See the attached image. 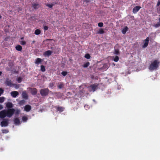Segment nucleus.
<instances>
[{"instance_id": "nucleus-36", "label": "nucleus", "mask_w": 160, "mask_h": 160, "mask_svg": "<svg viewBox=\"0 0 160 160\" xmlns=\"http://www.w3.org/2000/svg\"><path fill=\"white\" fill-rule=\"evenodd\" d=\"M2 131L3 133H7L8 132V130L6 129L2 130Z\"/></svg>"}, {"instance_id": "nucleus-25", "label": "nucleus", "mask_w": 160, "mask_h": 160, "mask_svg": "<svg viewBox=\"0 0 160 160\" xmlns=\"http://www.w3.org/2000/svg\"><path fill=\"white\" fill-rule=\"evenodd\" d=\"M89 62H88L83 65V67L85 68H87L89 66Z\"/></svg>"}, {"instance_id": "nucleus-34", "label": "nucleus", "mask_w": 160, "mask_h": 160, "mask_svg": "<svg viewBox=\"0 0 160 160\" xmlns=\"http://www.w3.org/2000/svg\"><path fill=\"white\" fill-rule=\"evenodd\" d=\"M61 74L63 76H65L67 74V72L63 71L62 72Z\"/></svg>"}, {"instance_id": "nucleus-22", "label": "nucleus", "mask_w": 160, "mask_h": 160, "mask_svg": "<svg viewBox=\"0 0 160 160\" xmlns=\"http://www.w3.org/2000/svg\"><path fill=\"white\" fill-rule=\"evenodd\" d=\"M104 33V31L102 28H100L97 32L98 33L100 34H102Z\"/></svg>"}, {"instance_id": "nucleus-40", "label": "nucleus", "mask_w": 160, "mask_h": 160, "mask_svg": "<svg viewBox=\"0 0 160 160\" xmlns=\"http://www.w3.org/2000/svg\"><path fill=\"white\" fill-rule=\"evenodd\" d=\"M119 50H118L115 49V54H118L119 53Z\"/></svg>"}, {"instance_id": "nucleus-37", "label": "nucleus", "mask_w": 160, "mask_h": 160, "mask_svg": "<svg viewBox=\"0 0 160 160\" xmlns=\"http://www.w3.org/2000/svg\"><path fill=\"white\" fill-rule=\"evenodd\" d=\"M17 81L18 83H20L21 82L22 79L20 78H18L17 79Z\"/></svg>"}, {"instance_id": "nucleus-30", "label": "nucleus", "mask_w": 160, "mask_h": 160, "mask_svg": "<svg viewBox=\"0 0 160 160\" xmlns=\"http://www.w3.org/2000/svg\"><path fill=\"white\" fill-rule=\"evenodd\" d=\"M64 86V85L62 83H60V84H59L58 86V88H60V89H61L62 88H63Z\"/></svg>"}, {"instance_id": "nucleus-41", "label": "nucleus", "mask_w": 160, "mask_h": 160, "mask_svg": "<svg viewBox=\"0 0 160 160\" xmlns=\"http://www.w3.org/2000/svg\"><path fill=\"white\" fill-rule=\"evenodd\" d=\"M12 86H14V87L16 88H19V86L18 85L13 84Z\"/></svg>"}, {"instance_id": "nucleus-47", "label": "nucleus", "mask_w": 160, "mask_h": 160, "mask_svg": "<svg viewBox=\"0 0 160 160\" xmlns=\"http://www.w3.org/2000/svg\"><path fill=\"white\" fill-rule=\"evenodd\" d=\"M2 74V72L0 71V76H1V75Z\"/></svg>"}, {"instance_id": "nucleus-17", "label": "nucleus", "mask_w": 160, "mask_h": 160, "mask_svg": "<svg viewBox=\"0 0 160 160\" xmlns=\"http://www.w3.org/2000/svg\"><path fill=\"white\" fill-rule=\"evenodd\" d=\"M14 122L16 125H19L20 124V120L18 118H16L14 119Z\"/></svg>"}, {"instance_id": "nucleus-3", "label": "nucleus", "mask_w": 160, "mask_h": 160, "mask_svg": "<svg viewBox=\"0 0 160 160\" xmlns=\"http://www.w3.org/2000/svg\"><path fill=\"white\" fill-rule=\"evenodd\" d=\"M49 91V89L46 88L41 89L40 91V92L41 95L42 96L45 97L47 96L48 94Z\"/></svg>"}, {"instance_id": "nucleus-26", "label": "nucleus", "mask_w": 160, "mask_h": 160, "mask_svg": "<svg viewBox=\"0 0 160 160\" xmlns=\"http://www.w3.org/2000/svg\"><path fill=\"white\" fill-rule=\"evenodd\" d=\"M20 112V110L19 109L15 110V112L14 113L16 115H18Z\"/></svg>"}, {"instance_id": "nucleus-33", "label": "nucleus", "mask_w": 160, "mask_h": 160, "mask_svg": "<svg viewBox=\"0 0 160 160\" xmlns=\"http://www.w3.org/2000/svg\"><path fill=\"white\" fill-rule=\"evenodd\" d=\"M113 60L115 62H118L119 60V58L118 56H116L113 59Z\"/></svg>"}, {"instance_id": "nucleus-7", "label": "nucleus", "mask_w": 160, "mask_h": 160, "mask_svg": "<svg viewBox=\"0 0 160 160\" xmlns=\"http://www.w3.org/2000/svg\"><path fill=\"white\" fill-rule=\"evenodd\" d=\"M149 38L148 37H147L144 40V44L142 46L143 48H146L148 45L149 43Z\"/></svg>"}, {"instance_id": "nucleus-5", "label": "nucleus", "mask_w": 160, "mask_h": 160, "mask_svg": "<svg viewBox=\"0 0 160 160\" xmlns=\"http://www.w3.org/2000/svg\"><path fill=\"white\" fill-rule=\"evenodd\" d=\"M7 116V110H4L0 112V118H3Z\"/></svg>"}, {"instance_id": "nucleus-9", "label": "nucleus", "mask_w": 160, "mask_h": 160, "mask_svg": "<svg viewBox=\"0 0 160 160\" xmlns=\"http://www.w3.org/2000/svg\"><path fill=\"white\" fill-rule=\"evenodd\" d=\"M5 84L8 86L12 87V86L13 84L12 83L11 80L9 79H7L5 82Z\"/></svg>"}, {"instance_id": "nucleus-44", "label": "nucleus", "mask_w": 160, "mask_h": 160, "mask_svg": "<svg viewBox=\"0 0 160 160\" xmlns=\"http://www.w3.org/2000/svg\"><path fill=\"white\" fill-rule=\"evenodd\" d=\"M48 27L47 26H44V30L45 31H46L48 29Z\"/></svg>"}, {"instance_id": "nucleus-8", "label": "nucleus", "mask_w": 160, "mask_h": 160, "mask_svg": "<svg viewBox=\"0 0 160 160\" xmlns=\"http://www.w3.org/2000/svg\"><path fill=\"white\" fill-rule=\"evenodd\" d=\"M141 8V7L139 6H136L133 9L132 12L134 13H136Z\"/></svg>"}, {"instance_id": "nucleus-48", "label": "nucleus", "mask_w": 160, "mask_h": 160, "mask_svg": "<svg viewBox=\"0 0 160 160\" xmlns=\"http://www.w3.org/2000/svg\"><path fill=\"white\" fill-rule=\"evenodd\" d=\"M2 18L1 16L0 15V19L1 18Z\"/></svg>"}, {"instance_id": "nucleus-42", "label": "nucleus", "mask_w": 160, "mask_h": 160, "mask_svg": "<svg viewBox=\"0 0 160 160\" xmlns=\"http://www.w3.org/2000/svg\"><path fill=\"white\" fill-rule=\"evenodd\" d=\"M84 108L86 109L87 110L89 108V107L88 105H85L84 106Z\"/></svg>"}, {"instance_id": "nucleus-11", "label": "nucleus", "mask_w": 160, "mask_h": 160, "mask_svg": "<svg viewBox=\"0 0 160 160\" xmlns=\"http://www.w3.org/2000/svg\"><path fill=\"white\" fill-rule=\"evenodd\" d=\"M6 107L8 108L11 109L13 107V105L12 102H8L6 103Z\"/></svg>"}, {"instance_id": "nucleus-49", "label": "nucleus", "mask_w": 160, "mask_h": 160, "mask_svg": "<svg viewBox=\"0 0 160 160\" xmlns=\"http://www.w3.org/2000/svg\"><path fill=\"white\" fill-rule=\"evenodd\" d=\"M23 38H21V39H23Z\"/></svg>"}, {"instance_id": "nucleus-13", "label": "nucleus", "mask_w": 160, "mask_h": 160, "mask_svg": "<svg viewBox=\"0 0 160 160\" xmlns=\"http://www.w3.org/2000/svg\"><path fill=\"white\" fill-rule=\"evenodd\" d=\"M31 109V107L28 105H26L24 107V110L27 112L29 111Z\"/></svg>"}, {"instance_id": "nucleus-32", "label": "nucleus", "mask_w": 160, "mask_h": 160, "mask_svg": "<svg viewBox=\"0 0 160 160\" xmlns=\"http://www.w3.org/2000/svg\"><path fill=\"white\" fill-rule=\"evenodd\" d=\"M41 70L42 72H44L45 71V68L44 66L42 65L41 66Z\"/></svg>"}, {"instance_id": "nucleus-21", "label": "nucleus", "mask_w": 160, "mask_h": 160, "mask_svg": "<svg viewBox=\"0 0 160 160\" xmlns=\"http://www.w3.org/2000/svg\"><path fill=\"white\" fill-rule=\"evenodd\" d=\"M16 48L17 50L19 51H21L22 50V47L20 45H17L16 47Z\"/></svg>"}, {"instance_id": "nucleus-46", "label": "nucleus", "mask_w": 160, "mask_h": 160, "mask_svg": "<svg viewBox=\"0 0 160 160\" xmlns=\"http://www.w3.org/2000/svg\"><path fill=\"white\" fill-rule=\"evenodd\" d=\"M160 5V1L158 2L157 4V6H158Z\"/></svg>"}, {"instance_id": "nucleus-38", "label": "nucleus", "mask_w": 160, "mask_h": 160, "mask_svg": "<svg viewBox=\"0 0 160 160\" xmlns=\"http://www.w3.org/2000/svg\"><path fill=\"white\" fill-rule=\"evenodd\" d=\"M46 6L49 7V8H51L53 6V4H48L46 5Z\"/></svg>"}, {"instance_id": "nucleus-15", "label": "nucleus", "mask_w": 160, "mask_h": 160, "mask_svg": "<svg viewBox=\"0 0 160 160\" xmlns=\"http://www.w3.org/2000/svg\"><path fill=\"white\" fill-rule=\"evenodd\" d=\"M52 51L50 50H48L44 52V55L45 56H49L52 54Z\"/></svg>"}, {"instance_id": "nucleus-24", "label": "nucleus", "mask_w": 160, "mask_h": 160, "mask_svg": "<svg viewBox=\"0 0 160 160\" xmlns=\"http://www.w3.org/2000/svg\"><path fill=\"white\" fill-rule=\"evenodd\" d=\"M22 119L23 122H26L28 120V118L27 117L24 116L22 117Z\"/></svg>"}, {"instance_id": "nucleus-29", "label": "nucleus", "mask_w": 160, "mask_h": 160, "mask_svg": "<svg viewBox=\"0 0 160 160\" xmlns=\"http://www.w3.org/2000/svg\"><path fill=\"white\" fill-rule=\"evenodd\" d=\"M85 58L87 59H89L90 58L91 56L89 54H87L85 55Z\"/></svg>"}, {"instance_id": "nucleus-20", "label": "nucleus", "mask_w": 160, "mask_h": 160, "mask_svg": "<svg viewBox=\"0 0 160 160\" xmlns=\"http://www.w3.org/2000/svg\"><path fill=\"white\" fill-rule=\"evenodd\" d=\"M128 27L127 26H126L125 27V28L122 30V33L123 34H125L126 32L128 31Z\"/></svg>"}, {"instance_id": "nucleus-28", "label": "nucleus", "mask_w": 160, "mask_h": 160, "mask_svg": "<svg viewBox=\"0 0 160 160\" xmlns=\"http://www.w3.org/2000/svg\"><path fill=\"white\" fill-rule=\"evenodd\" d=\"M154 26L156 28H158L160 26V23L159 22H158L157 23L155 24L154 25Z\"/></svg>"}, {"instance_id": "nucleus-50", "label": "nucleus", "mask_w": 160, "mask_h": 160, "mask_svg": "<svg viewBox=\"0 0 160 160\" xmlns=\"http://www.w3.org/2000/svg\"><path fill=\"white\" fill-rule=\"evenodd\" d=\"M93 101H95V100H93Z\"/></svg>"}, {"instance_id": "nucleus-27", "label": "nucleus", "mask_w": 160, "mask_h": 160, "mask_svg": "<svg viewBox=\"0 0 160 160\" xmlns=\"http://www.w3.org/2000/svg\"><path fill=\"white\" fill-rule=\"evenodd\" d=\"M5 100V98L4 97H0V103H2Z\"/></svg>"}, {"instance_id": "nucleus-1", "label": "nucleus", "mask_w": 160, "mask_h": 160, "mask_svg": "<svg viewBox=\"0 0 160 160\" xmlns=\"http://www.w3.org/2000/svg\"><path fill=\"white\" fill-rule=\"evenodd\" d=\"M159 62L157 60L152 61L150 64L149 69L150 71H152L157 69L158 67Z\"/></svg>"}, {"instance_id": "nucleus-6", "label": "nucleus", "mask_w": 160, "mask_h": 160, "mask_svg": "<svg viewBox=\"0 0 160 160\" xmlns=\"http://www.w3.org/2000/svg\"><path fill=\"white\" fill-rule=\"evenodd\" d=\"M8 124V122L7 119H4L1 122V125L2 127H6Z\"/></svg>"}, {"instance_id": "nucleus-12", "label": "nucleus", "mask_w": 160, "mask_h": 160, "mask_svg": "<svg viewBox=\"0 0 160 160\" xmlns=\"http://www.w3.org/2000/svg\"><path fill=\"white\" fill-rule=\"evenodd\" d=\"M22 95L23 98L26 99H28V95L26 91L23 92L22 93Z\"/></svg>"}, {"instance_id": "nucleus-4", "label": "nucleus", "mask_w": 160, "mask_h": 160, "mask_svg": "<svg viewBox=\"0 0 160 160\" xmlns=\"http://www.w3.org/2000/svg\"><path fill=\"white\" fill-rule=\"evenodd\" d=\"M15 112V109L13 108L8 109L7 110V117L11 118Z\"/></svg>"}, {"instance_id": "nucleus-31", "label": "nucleus", "mask_w": 160, "mask_h": 160, "mask_svg": "<svg viewBox=\"0 0 160 160\" xmlns=\"http://www.w3.org/2000/svg\"><path fill=\"white\" fill-rule=\"evenodd\" d=\"M25 102V100H22L19 101V104L21 105H22L24 104Z\"/></svg>"}, {"instance_id": "nucleus-23", "label": "nucleus", "mask_w": 160, "mask_h": 160, "mask_svg": "<svg viewBox=\"0 0 160 160\" xmlns=\"http://www.w3.org/2000/svg\"><path fill=\"white\" fill-rule=\"evenodd\" d=\"M41 31L39 29H36L35 30L34 33L36 35H39L40 34Z\"/></svg>"}, {"instance_id": "nucleus-2", "label": "nucleus", "mask_w": 160, "mask_h": 160, "mask_svg": "<svg viewBox=\"0 0 160 160\" xmlns=\"http://www.w3.org/2000/svg\"><path fill=\"white\" fill-rule=\"evenodd\" d=\"M98 84L95 83L88 87V88L90 92H94L98 88Z\"/></svg>"}, {"instance_id": "nucleus-39", "label": "nucleus", "mask_w": 160, "mask_h": 160, "mask_svg": "<svg viewBox=\"0 0 160 160\" xmlns=\"http://www.w3.org/2000/svg\"><path fill=\"white\" fill-rule=\"evenodd\" d=\"M26 42L24 41H20V44L22 45H24L26 44Z\"/></svg>"}, {"instance_id": "nucleus-43", "label": "nucleus", "mask_w": 160, "mask_h": 160, "mask_svg": "<svg viewBox=\"0 0 160 160\" xmlns=\"http://www.w3.org/2000/svg\"><path fill=\"white\" fill-rule=\"evenodd\" d=\"M3 91L0 88V96L1 95V94L3 92Z\"/></svg>"}, {"instance_id": "nucleus-45", "label": "nucleus", "mask_w": 160, "mask_h": 160, "mask_svg": "<svg viewBox=\"0 0 160 160\" xmlns=\"http://www.w3.org/2000/svg\"><path fill=\"white\" fill-rule=\"evenodd\" d=\"M3 108V106L2 105L0 104V110L2 109Z\"/></svg>"}, {"instance_id": "nucleus-35", "label": "nucleus", "mask_w": 160, "mask_h": 160, "mask_svg": "<svg viewBox=\"0 0 160 160\" xmlns=\"http://www.w3.org/2000/svg\"><path fill=\"white\" fill-rule=\"evenodd\" d=\"M98 26L100 27H103V24L102 22H99L98 24Z\"/></svg>"}, {"instance_id": "nucleus-18", "label": "nucleus", "mask_w": 160, "mask_h": 160, "mask_svg": "<svg viewBox=\"0 0 160 160\" xmlns=\"http://www.w3.org/2000/svg\"><path fill=\"white\" fill-rule=\"evenodd\" d=\"M41 62L42 59L40 58H38L35 60V63L36 64H39Z\"/></svg>"}, {"instance_id": "nucleus-10", "label": "nucleus", "mask_w": 160, "mask_h": 160, "mask_svg": "<svg viewBox=\"0 0 160 160\" xmlns=\"http://www.w3.org/2000/svg\"><path fill=\"white\" fill-rule=\"evenodd\" d=\"M11 95L13 98H16L18 94L17 91H12L11 92Z\"/></svg>"}, {"instance_id": "nucleus-14", "label": "nucleus", "mask_w": 160, "mask_h": 160, "mask_svg": "<svg viewBox=\"0 0 160 160\" xmlns=\"http://www.w3.org/2000/svg\"><path fill=\"white\" fill-rule=\"evenodd\" d=\"M57 110V111H59L60 112L63 111L64 110V108L63 107L56 106L55 107Z\"/></svg>"}, {"instance_id": "nucleus-19", "label": "nucleus", "mask_w": 160, "mask_h": 160, "mask_svg": "<svg viewBox=\"0 0 160 160\" xmlns=\"http://www.w3.org/2000/svg\"><path fill=\"white\" fill-rule=\"evenodd\" d=\"M32 7L35 9H38L40 7V5L38 4L33 3L32 4Z\"/></svg>"}, {"instance_id": "nucleus-16", "label": "nucleus", "mask_w": 160, "mask_h": 160, "mask_svg": "<svg viewBox=\"0 0 160 160\" xmlns=\"http://www.w3.org/2000/svg\"><path fill=\"white\" fill-rule=\"evenodd\" d=\"M31 93L32 95H36L37 93V89L35 88H31Z\"/></svg>"}]
</instances>
